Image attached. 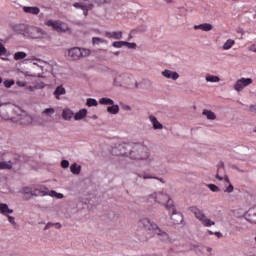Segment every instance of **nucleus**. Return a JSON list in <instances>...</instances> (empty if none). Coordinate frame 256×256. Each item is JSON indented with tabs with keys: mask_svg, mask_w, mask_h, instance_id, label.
Segmentation results:
<instances>
[{
	"mask_svg": "<svg viewBox=\"0 0 256 256\" xmlns=\"http://www.w3.org/2000/svg\"><path fill=\"white\" fill-rule=\"evenodd\" d=\"M19 114L15 113V109L11 106H4L0 109V117L4 121H12V123H17L19 119L17 118Z\"/></svg>",
	"mask_w": 256,
	"mask_h": 256,
	"instance_id": "6",
	"label": "nucleus"
},
{
	"mask_svg": "<svg viewBox=\"0 0 256 256\" xmlns=\"http://www.w3.org/2000/svg\"><path fill=\"white\" fill-rule=\"evenodd\" d=\"M190 211L194 213L196 219H199V221L204 225V227H211L215 225V222L205 215V213L202 210H199V208L192 206L190 207Z\"/></svg>",
	"mask_w": 256,
	"mask_h": 256,
	"instance_id": "7",
	"label": "nucleus"
},
{
	"mask_svg": "<svg viewBox=\"0 0 256 256\" xmlns=\"http://www.w3.org/2000/svg\"><path fill=\"white\" fill-rule=\"evenodd\" d=\"M106 37H109L111 39H122L123 37V32H107Z\"/></svg>",
	"mask_w": 256,
	"mask_h": 256,
	"instance_id": "27",
	"label": "nucleus"
},
{
	"mask_svg": "<svg viewBox=\"0 0 256 256\" xmlns=\"http://www.w3.org/2000/svg\"><path fill=\"white\" fill-rule=\"evenodd\" d=\"M13 85H15V80H5L4 81V86L6 87V89L13 87Z\"/></svg>",
	"mask_w": 256,
	"mask_h": 256,
	"instance_id": "41",
	"label": "nucleus"
},
{
	"mask_svg": "<svg viewBox=\"0 0 256 256\" xmlns=\"http://www.w3.org/2000/svg\"><path fill=\"white\" fill-rule=\"evenodd\" d=\"M247 152H249V147H247V146L240 147V153H247Z\"/></svg>",
	"mask_w": 256,
	"mask_h": 256,
	"instance_id": "49",
	"label": "nucleus"
},
{
	"mask_svg": "<svg viewBox=\"0 0 256 256\" xmlns=\"http://www.w3.org/2000/svg\"><path fill=\"white\" fill-rule=\"evenodd\" d=\"M212 250H213V249H211V248H207V251H208V252H211Z\"/></svg>",
	"mask_w": 256,
	"mask_h": 256,
	"instance_id": "57",
	"label": "nucleus"
},
{
	"mask_svg": "<svg viewBox=\"0 0 256 256\" xmlns=\"http://www.w3.org/2000/svg\"><path fill=\"white\" fill-rule=\"evenodd\" d=\"M4 169H13V165H11V161L10 162H5V161H0V170H4Z\"/></svg>",
	"mask_w": 256,
	"mask_h": 256,
	"instance_id": "33",
	"label": "nucleus"
},
{
	"mask_svg": "<svg viewBox=\"0 0 256 256\" xmlns=\"http://www.w3.org/2000/svg\"><path fill=\"white\" fill-rule=\"evenodd\" d=\"M207 187L213 193H219V191H220L219 187L217 185H215V184H208Z\"/></svg>",
	"mask_w": 256,
	"mask_h": 256,
	"instance_id": "39",
	"label": "nucleus"
},
{
	"mask_svg": "<svg viewBox=\"0 0 256 256\" xmlns=\"http://www.w3.org/2000/svg\"><path fill=\"white\" fill-rule=\"evenodd\" d=\"M251 83H253V79L241 78L236 81V83L234 85V89H235V91H238V92L243 91V89H245V87H249V85H251Z\"/></svg>",
	"mask_w": 256,
	"mask_h": 256,
	"instance_id": "13",
	"label": "nucleus"
},
{
	"mask_svg": "<svg viewBox=\"0 0 256 256\" xmlns=\"http://www.w3.org/2000/svg\"><path fill=\"white\" fill-rule=\"evenodd\" d=\"M53 227H56L57 229H61L62 225L61 223H55Z\"/></svg>",
	"mask_w": 256,
	"mask_h": 256,
	"instance_id": "53",
	"label": "nucleus"
},
{
	"mask_svg": "<svg viewBox=\"0 0 256 256\" xmlns=\"http://www.w3.org/2000/svg\"><path fill=\"white\" fill-rule=\"evenodd\" d=\"M86 105H87L88 107H97V105H99V103H97V100H96V99L89 98V99L87 100Z\"/></svg>",
	"mask_w": 256,
	"mask_h": 256,
	"instance_id": "37",
	"label": "nucleus"
},
{
	"mask_svg": "<svg viewBox=\"0 0 256 256\" xmlns=\"http://www.w3.org/2000/svg\"><path fill=\"white\" fill-rule=\"evenodd\" d=\"M7 217H8L9 223H11L12 225H17V223L15 222V217L9 216V215H7Z\"/></svg>",
	"mask_w": 256,
	"mask_h": 256,
	"instance_id": "48",
	"label": "nucleus"
},
{
	"mask_svg": "<svg viewBox=\"0 0 256 256\" xmlns=\"http://www.w3.org/2000/svg\"><path fill=\"white\" fill-rule=\"evenodd\" d=\"M149 199H154L155 203H158L159 205H164L167 211H171L173 213L171 219L172 221H174V223L179 224L183 221V216L181 214L175 213V204L173 203V200H171L169 194L161 191L154 192L149 195Z\"/></svg>",
	"mask_w": 256,
	"mask_h": 256,
	"instance_id": "1",
	"label": "nucleus"
},
{
	"mask_svg": "<svg viewBox=\"0 0 256 256\" xmlns=\"http://www.w3.org/2000/svg\"><path fill=\"white\" fill-rule=\"evenodd\" d=\"M62 118L65 121H71V119H73V111L69 108H65L62 112Z\"/></svg>",
	"mask_w": 256,
	"mask_h": 256,
	"instance_id": "22",
	"label": "nucleus"
},
{
	"mask_svg": "<svg viewBox=\"0 0 256 256\" xmlns=\"http://www.w3.org/2000/svg\"><path fill=\"white\" fill-rule=\"evenodd\" d=\"M123 109H125V111H131V106L125 105V106L123 107Z\"/></svg>",
	"mask_w": 256,
	"mask_h": 256,
	"instance_id": "54",
	"label": "nucleus"
},
{
	"mask_svg": "<svg viewBox=\"0 0 256 256\" xmlns=\"http://www.w3.org/2000/svg\"><path fill=\"white\" fill-rule=\"evenodd\" d=\"M24 13H29L30 15H39L41 13V10L39 7H31V6H24L23 8Z\"/></svg>",
	"mask_w": 256,
	"mask_h": 256,
	"instance_id": "19",
	"label": "nucleus"
},
{
	"mask_svg": "<svg viewBox=\"0 0 256 256\" xmlns=\"http://www.w3.org/2000/svg\"><path fill=\"white\" fill-rule=\"evenodd\" d=\"M7 53V49L5 48V46H3L1 43H0V56L1 55H5Z\"/></svg>",
	"mask_w": 256,
	"mask_h": 256,
	"instance_id": "46",
	"label": "nucleus"
},
{
	"mask_svg": "<svg viewBox=\"0 0 256 256\" xmlns=\"http://www.w3.org/2000/svg\"><path fill=\"white\" fill-rule=\"evenodd\" d=\"M138 225L139 227L145 229V231H147L149 235H158L160 240L164 242L169 241V234L161 230L159 226H157V224H155L154 222H151V220L143 218L138 222Z\"/></svg>",
	"mask_w": 256,
	"mask_h": 256,
	"instance_id": "3",
	"label": "nucleus"
},
{
	"mask_svg": "<svg viewBox=\"0 0 256 256\" xmlns=\"http://www.w3.org/2000/svg\"><path fill=\"white\" fill-rule=\"evenodd\" d=\"M205 81H207V83H219V81H221V78H219V76L207 74L205 77Z\"/></svg>",
	"mask_w": 256,
	"mask_h": 256,
	"instance_id": "26",
	"label": "nucleus"
},
{
	"mask_svg": "<svg viewBox=\"0 0 256 256\" xmlns=\"http://www.w3.org/2000/svg\"><path fill=\"white\" fill-rule=\"evenodd\" d=\"M161 75H163L165 79H172V81H177V79H179V73L171 71L169 69H165L164 71H162Z\"/></svg>",
	"mask_w": 256,
	"mask_h": 256,
	"instance_id": "17",
	"label": "nucleus"
},
{
	"mask_svg": "<svg viewBox=\"0 0 256 256\" xmlns=\"http://www.w3.org/2000/svg\"><path fill=\"white\" fill-rule=\"evenodd\" d=\"M55 113L54 108H46L43 110V114L46 115L47 117H52V115Z\"/></svg>",
	"mask_w": 256,
	"mask_h": 256,
	"instance_id": "38",
	"label": "nucleus"
},
{
	"mask_svg": "<svg viewBox=\"0 0 256 256\" xmlns=\"http://www.w3.org/2000/svg\"><path fill=\"white\" fill-rule=\"evenodd\" d=\"M224 182L226 188L224 189V193H233L235 191V187H233V184H231V180H229V176H224ZM228 201H235V196L233 194L228 195Z\"/></svg>",
	"mask_w": 256,
	"mask_h": 256,
	"instance_id": "11",
	"label": "nucleus"
},
{
	"mask_svg": "<svg viewBox=\"0 0 256 256\" xmlns=\"http://www.w3.org/2000/svg\"><path fill=\"white\" fill-rule=\"evenodd\" d=\"M91 55V50L79 47H73L68 50V59L70 61H79L83 57H89Z\"/></svg>",
	"mask_w": 256,
	"mask_h": 256,
	"instance_id": "4",
	"label": "nucleus"
},
{
	"mask_svg": "<svg viewBox=\"0 0 256 256\" xmlns=\"http://www.w3.org/2000/svg\"><path fill=\"white\" fill-rule=\"evenodd\" d=\"M50 190L47 187H36L34 188V197H47L49 196Z\"/></svg>",
	"mask_w": 256,
	"mask_h": 256,
	"instance_id": "14",
	"label": "nucleus"
},
{
	"mask_svg": "<svg viewBox=\"0 0 256 256\" xmlns=\"http://www.w3.org/2000/svg\"><path fill=\"white\" fill-rule=\"evenodd\" d=\"M108 113H110L111 115H117V113H119V105H115L113 104L112 106H109L107 108Z\"/></svg>",
	"mask_w": 256,
	"mask_h": 256,
	"instance_id": "31",
	"label": "nucleus"
},
{
	"mask_svg": "<svg viewBox=\"0 0 256 256\" xmlns=\"http://www.w3.org/2000/svg\"><path fill=\"white\" fill-rule=\"evenodd\" d=\"M25 57H27V53L25 52H16L14 55L16 61H21V59H25Z\"/></svg>",
	"mask_w": 256,
	"mask_h": 256,
	"instance_id": "35",
	"label": "nucleus"
},
{
	"mask_svg": "<svg viewBox=\"0 0 256 256\" xmlns=\"http://www.w3.org/2000/svg\"><path fill=\"white\" fill-rule=\"evenodd\" d=\"M101 43H107V41L99 37L92 38V45H101Z\"/></svg>",
	"mask_w": 256,
	"mask_h": 256,
	"instance_id": "36",
	"label": "nucleus"
},
{
	"mask_svg": "<svg viewBox=\"0 0 256 256\" xmlns=\"http://www.w3.org/2000/svg\"><path fill=\"white\" fill-rule=\"evenodd\" d=\"M223 173H225V166H221L217 170L216 179H218V181H223V176H221Z\"/></svg>",
	"mask_w": 256,
	"mask_h": 256,
	"instance_id": "32",
	"label": "nucleus"
},
{
	"mask_svg": "<svg viewBox=\"0 0 256 256\" xmlns=\"http://www.w3.org/2000/svg\"><path fill=\"white\" fill-rule=\"evenodd\" d=\"M159 181H161L163 183V179L160 178Z\"/></svg>",
	"mask_w": 256,
	"mask_h": 256,
	"instance_id": "62",
	"label": "nucleus"
},
{
	"mask_svg": "<svg viewBox=\"0 0 256 256\" xmlns=\"http://www.w3.org/2000/svg\"><path fill=\"white\" fill-rule=\"evenodd\" d=\"M17 119V123L23 127H27V125H31V123H33V117L25 112L18 114Z\"/></svg>",
	"mask_w": 256,
	"mask_h": 256,
	"instance_id": "12",
	"label": "nucleus"
},
{
	"mask_svg": "<svg viewBox=\"0 0 256 256\" xmlns=\"http://www.w3.org/2000/svg\"><path fill=\"white\" fill-rule=\"evenodd\" d=\"M216 237H218V239H220V237H223V234H221V232H215Z\"/></svg>",
	"mask_w": 256,
	"mask_h": 256,
	"instance_id": "55",
	"label": "nucleus"
},
{
	"mask_svg": "<svg viewBox=\"0 0 256 256\" xmlns=\"http://www.w3.org/2000/svg\"><path fill=\"white\" fill-rule=\"evenodd\" d=\"M210 235H213V231H209Z\"/></svg>",
	"mask_w": 256,
	"mask_h": 256,
	"instance_id": "60",
	"label": "nucleus"
},
{
	"mask_svg": "<svg viewBox=\"0 0 256 256\" xmlns=\"http://www.w3.org/2000/svg\"><path fill=\"white\" fill-rule=\"evenodd\" d=\"M97 5H105V3H109V0H93Z\"/></svg>",
	"mask_w": 256,
	"mask_h": 256,
	"instance_id": "45",
	"label": "nucleus"
},
{
	"mask_svg": "<svg viewBox=\"0 0 256 256\" xmlns=\"http://www.w3.org/2000/svg\"><path fill=\"white\" fill-rule=\"evenodd\" d=\"M20 193L24 196L25 201H29V199L35 197L34 189L29 186L23 187Z\"/></svg>",
	"mask_w": 256,
	"mask_h": 256,
	"instance_id": "16",
	"label": "nucleus"
},
{
	"mask_svg": "<svg viewBox=\"0 0 256 256\" xmlns=\"http://www.w3.org/2000/svg\"><path fill=\"white\" fill-rule=\"evenodd\" d=\"M235 45V40L233 39H228L224 45L222 46V49H224V51H229V49H231V47H233Z\"/></svg>",
	"mask_w": 256,
	"mask_h": 256,
	"instance_id": "28",
	"label": "nucleus"
},
{
	"mask_svg": "<svg viewBox=\"0 0 256 256\" xmlns=\"http://www.w3.org/2000/svg\"><path fill=\"white\" fill-rule=\"evenodd\" d=\"M99 103H100V105H115V101H113V99L107 98V97L101 98L99 100Z\"/></svg>",
	"mask_w": 256,
	"mask_h": 256,
	"instance_id": "30",
	"label": "nucleus"
},
{
	"mask_svg": "<svg viewBox=\"0 0 256 256\" xmlns=\"http://www.w3.org/2000/svg\"><path fill=\"white\" fill-rule=\"evenodd\" d=\"M248 51H252V53H256V44H252L248 47Z\"/></svg>",
	"mask_w": 256,
	"mask_h": 256,
	"instance_id": "50",
	"label": "nucleus"
},
{
	"mask_svg": "<svg viewBox=\"0 0 256 256\" xmlns=\"http://www.w3.org/2000/svg\"><path fill=\"white\" fill-rule=\"evenodd\" d=\"M114 87H131V77L125 74H117L113 80Z\"/></svg>",
	"mask_w": 256,
	"mask_h": 256,
	"instance_id": "9",
	"label": "nucleus"
},
{
	"mask_svg": "<svg viewBox=\"0 0 256 256\" xmlns=\"http://www.w3.org/2000/svg\"><path fill=\"white\" fill-rule=\"evenodd\" d=\"M116 49H121V47H125V41H116L112 44Z\"/></svg>",
	"mask_w": 256,
	"mask_h": 256,
	"instance_id": "40",
	"label": "nucleus"
},
{
	"mask_svg": "<svg viewBox=\"0 0 256 256\" xmlns=\"http://www.w3.org/2000/svg\"><path fill=\"white\" fill-rule=\"evenodd\" d=\"M67 93V90L63 86L56 87L54 91V97L59 101L61 99V95H65Z\"/></svg>",
	"mask_w": 256,
	"mask_h": 256,
	"instance_id": "20",
	"label": "nucleus"
},
{
	"mask_svg": "<svg viewBox=\"0 0 256 256\" xmlns=\"http://www.w3.org/2000/svg\"><path fill=\"white\" fill-rule=\"evenodd\" d=\"M114 55H119V52L114 53Z\"/></svg>",
	"mask_w": 256,
	"mask_h": 256,
	"instance_id": "61",
	"label": "nucleus"
},
{
	"mask_svg": "<svg viewBox=\"0 0 256 256\" xmlns=\"http://www.w3.org/2000/svg\"><path fill=\"white\" fill-rule=\"evenodd\" d=\"M124 47H128V49H135L137 47V44L124 41Z\"/></svg>",
	"mask_w": 256,
	"mask_h": 256,
	"instance_id": "42",
	"label": "nucleus"
},
{
	"mask_svg": "<svg viewBox=\"0 0 256 256\" xmlns=\"http://www.w3.org/2000/svg\"><path fill=\"white\" fill-rule=\"evenodd\" d=\"M74 7H76V9H82V11L84 12L85 17H87L88 12L90 11V9H93V3H87V4H83V3H74L73 4Z\"/></svg>",
	"mask_w": 256,
	"mask_h": 256,
	"instance_id": "15",
	"label": "nucleus"
},
{
	"mask_svg": "<svg viewBox=\"0 0 256 256\" xmlns=\"http://www.w3.org/2000/svg\"><path fill=\"white\" fill-rule=\"evenodd\" d=\"M87 117V109L83 108L74 115L75 121H81Z\"/></svg>",
	"mask_w": 256,
	"mask_h": 256,
	"instance_id": "23",
	"label": "nucleus"
},
{
	"mask_svg": "<svg viewBox=\"0 0 256 256\" xmlns=\"http://www.w3.org/2000/svg\"><path fill=\"white\" fill-rule=\"evenodd\" d=\"M138 177H140L142 179H159L157 177H153V176L147 175V174H144V175L138 174Z\"/></svg>",
	"mask_w": 256,
	"mask_h": 256,
	"instance_id": "43",
	"label": "nucleus"
},
{
	"mask_svg": "<svg viewBox=\"0 0 256 256\" xmlns=\"http://www.w3.org/2000/svg\"><path fill=\"white\" fill-rule=\"evenodd\" d=\"M130 143H121L117 144L112 149V154H114L116 157H129V149Z\"/></svg>",
	"mask_w": 256,
	"mask_h": 256,
	"instance_id": "8",
	"label": "nucleus"
},
{
	"mask_svg": "<svg viewBox=\"0 0 256 256\" xmlns=\"http://www.w3.org/2000/svg\"><path fill=\"white\" fill-rule=\"evenodd\" d=\"M195 31L201 30V31H212L213 30V25L210 23H204V24H199L194 26Z\"/></svg>",
	"mask_w": 256,
	"mask_h": 256,
	"instance_id": "21",
	"label": "nucleus"
},
{
	"mask_svg": "<svg viewBox=\"0 0 256 256\" xmlns=\"http://www.w3.org/2000/svg\"><path fill=\"white\" fill-rule=\"evenodd\" d=\"M149 121H150V123H152L153 129H155V130L163 129V124H161V122H159V120H157V117L150 115Z\"/></svg>",
	"mask_w": 256,
	"mask_h": 256,
	"instance_id": "18",
	"label": "nucleus"
},
{
	"mask_svg": "<svg viewBox=\"0 0 256 256\" xmlns=\"http://www.w3.org/2000/svg\"><path fill=\"white\" fill-rule=\"evenodd\" d=\"M46 25L52 27L54 31H57L58 33H66L68 29L63 25V22L57 20H48L46 21Z\"/></svg>",
	"mask_w": 256,
	"mask_h": 256,
	"instance_id": "10",
	"label": "nucleus"
},
{
	"mask_svg": "<svg viewBox=\"0 0 256 256\" xmlns=\"http://www.w3.org/2000/svg\"><path fill=\"white\" fill-rule=\"evenodd\" d=\"M30 77H37V75H33V74H31V75H30Z\"/></svg>",
	"mask_w": 256,
	"mask_h": 256,
	"instance_id": "59",
	"label": "nucleus"
},
{
	"mask_svg": "<svg viewBox=\"0 0 256 256\" xmlns=\"http://www.w3.org/2000/svg\"><path fill=\"white\" fill-rule=\"evenodd\" d=\"M70 171L73 173V175H79V173H81V166H79L77 163H74L71 165Z\"/></svg>",
	"mask_w": 256,
	"mask_h": 256,
	"instance_id": "29",
	"label": "nucleus"
},
{
	"mask_svg": "<svg viewBox=\"0 0 256 256\" xmlns=\"http://www.w3.org/2000/svg\"><path fill=\"white\" fill-rule=\"evenodd\" d=\"M49 193H50L49 194L50 197H56V199H63V197H65V195H63V193H59L55 190H50Z\"/></svg>",
	"mask_w": 256,
	"mask_h": 256,
	"instance_id": "34",
	"label": "nucleus"
},
{
	"mask_svg": "<svg viewBox=\"0 0 256 256\" xmlns=\"http://www.w3.org/2000/svg\"><path fill=\"white\" fill-rule=\"evenodd\" d=\"M129 159L133 161H153L149 147L143 143H130Z\"/></svg>",
	"mask_w": 256,
	"mask_h": 256,
	"instance_id": "2",
	"label": "nucleus"
},
{
	"mask_svg": "<svg viewBox=\"0 0 256 256\" xmlns=\"http://www.w3.org/2000/svg\"><path fill=\"white\" fill-rule=\"evenodd\" d=\"M202 115H205V117H207L209 121H215V119H217V115H215L214 112L211 110H203Z\"/></svg>",
	"mask_w": 256,
	"mask_h": 256,
	"instance_id": "25",
	"label": "nucleus"
},
{
	"mask_svg": "<svg viewBox=\"0 0 256 256\" xmlns=\"http://www.w3.org/2000/svg\"><path fill=\"white\" fill-rule=\"evenodd\" d=\"M0 83H3V78L0 77Z\"/></svg>",
	"mask_w": 256,
	"mask_h": 256,
	"instance_id": "58",
	"label": "nucleus"
},
{
	"mask_svg": "<svg viewBox=\"0 0 256 256\" xmlns=\"http://www.w3.org/2000/svg\"><path fill=\"white\" fill-rule=\"evenodd\" d=\"M247 111H249L250 113H256V105H249L247 106Z\"/></svg>",
	"mask_w": 256,
	"mask_h": 256,
	"instance_id": "44",
	"label": "nucleus"
},
{
	"mask_svg": "<svg viewBox=\"0 0 256 256\" xmlns=\"http://www.w3.org/2000/svg\"><path fill=\"white\" fill-rule=\"evenodd\" d=\"M53 223H48L45 228H44V231H47V229H51V227H53Z\"/></svg>",
	"mask_w": 256,
	"mask_h": 256,
	"instance_id": "52",
	"label": "nucleus"
},
{
	"mask_svg": "<svg viewBox=\"0 0 256 256\" xmlns=\"http://www.w3.org/2000/svg\"><path fill=\"white\" fill-rule=\"evenodd\" d=\"M16 85H17L18 87H25V82H23V81H17V82H16Z\"/></svg>",
	"mask_w": 256,
	"mask_h": 256,
	"instance_id": "51",
	"label": "nucleus"
},
{
	"mask_svg": "<svg viewBox=\"0 0 256 256\" xmlns=\"http://www.w3.org/2000/svg\"><path fill=\"white\" fill-rule=\"evenodd\" d=\"M136 87L139 88V86L137 85V83H135Z\"/></svg>",
	"mask_w": 256,
	"mask_h": 256,
	"instance_id": "63",
	"label": "nucleus"
},
{
	"mask_svg": "<svg viewBox=\"0 0 256 256\" xmlns=\"http://www.w3.org/2000/svg\"><path fill=\"white\" fill-rule=\"evenodd\" d=\"M45 87V85L41 86V88L43 89Z\"/></svg>",
	"mask_w": 256,
	"mask_h": 256,
	"instance_id": "64",
	"label": "nucleus"
},
{
	"mask_svg": "<svg viewBox=\"0 0 256 256\" xmlns=\"http://www.w3.org/2000/svg\"><path fill=\"white\" fill-rule=\"evenodd\" d=\"M0 213H2V215H8L13 213V209L9 208V205L5 204V203H1L0 204Z\"/></svg>",
	"mask_w": 256,
	"mask_h": 256,
	"instance_id": "24",
	"label": "nucleus"
},
{
	"mask_svg": "<svg viewBox=\"0 0 256 256\" xmlns=\"http://www.w3.org/2000/svg\"><path fill=\"white\" fill-rule=\"evenodd\" d=\"M165 3H173V0H165Z\"/></svg>",
	"mask_w": 256,
	"mask_h": 256,
	"instance_id": "56",
	"label": "nucleus"
},
{
	"mask_svg": "<svg viewBox=\"0 0 256 256\" xmlns=\"http://www.w3.org/2000/svg\"><path fill=\"white\" fill-rule=\"evenodd\" d=\"M61 167H63V169L69 168V162L67 160H62Z\"/></svg>",
	"mask_w": 256,
	"mask_h": 256,
	"instance_id": "47",
	"label": "nucleus"
},
{
	"mask_svg": "<svg viewBox=\"0 0 256 256\" xmlns=\"http://www.w3.org/2000/svg\"><path fill=\"white\" fill-rule=\"evenodd\" d=\"M24 37H29L30 39H43L47 32L39 27L27 26L23 32Z\"/></svg>",
	"mask_w": 256,
	"mask_h": 256,
	"instance_id": "5",
	"label": "nucleus"
}]
</instances>
